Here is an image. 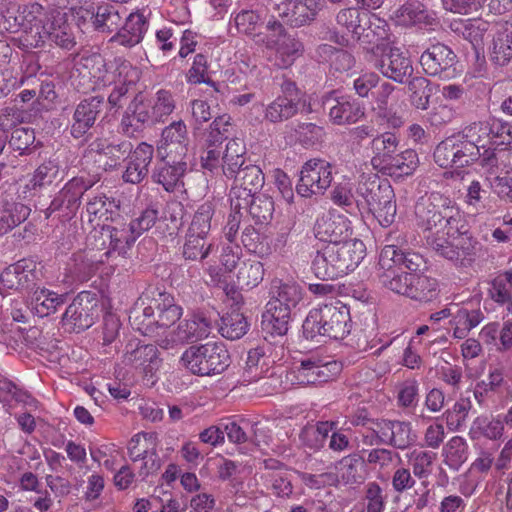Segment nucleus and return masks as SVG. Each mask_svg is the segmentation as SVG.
I'll return each instance as SVG.
<instances>
[{"mask_svg": "<svg viewBox=\"0 0 512 512\" xmlns=\"http://www.w3.org/2000/svg\"><path fill=\"white\" fill-rule=\"evenodd\" d=\"M302 327L307 339L342 340L351 331L350 312L340 301L319 304L309 311Z\"/></svg>", "mask_w": 512, "mask_h": 512, "instance_id": "nucleus-1", "label": "nucleus"}, {"mask_svg": "<svg viewBox=\"0 0 512 512\" xmlns=\"http://www.w3.org/2000/svg\"><path fill=\"white\" fill-rule=\"evenodd\" d=\"M181 363L195 375L209 376L222 373L230 364V356L223 343L208 342L186 349Z\"/></svg>", "mask_w": 512, "mask_h": 512, "instance_id": "nucleus-2", "label": "nucleus"}, {"mask_svg": "<svg viewBox=\"0 0 512 512\" xmlns=\"http://www.w3.org/2000/svg\"><path fill=\"white\" fill-rule=\"evenodd\" d=\"M158 318H154V309L151 306L142 309L143 320L138 322L139 311L134 309L133 318L137 329L145 335L160 337L166 333L182 316V308L174 303V298L168 293H159L155 299Z\"/></svg>", "mask_w": 512, "mask_h": 512, "instance_id": "nucleus-3", "label": "nucleus"}, {"mask_svg": "<svg viewBox=\"0 0 512 512\" xmlns=\"http://www.w3.org/2000/svg\"><path fill=\"white\" fill-rule=\"evenodd\" d=\"M373 65L381 74L394 82L404 84L413 75L412 60L397 47L377 45L372 49Z\"/></svg>", "mask_w": 512, "mask_h": 512, "instance_id": "nucleus-4", "label": "nucleus"}, {"mask_svg": "<svg viewBox=\"0 0 512 512\" xmlns=\"http://www.w3.org/2000/svg\"><path fill=\"white\" fill-rule=\"evenodd\" d=\"M333 165L325 159L313 158L301 167L296 192L301 197L324 195L332 183Z\"/></svg>", "mask_w": 512, "mask_h": 512, "instance_id": "nucleus-5", "label": "nucleus"}, {"mask_svg": "<svg viewBox=\"0 0 512 512\" xmlns=\"http://www.w3.org/2000/svg\"><path fill=\"white\" fill-rule=\"evenodd\" d=\"M342 370L335 360L324 361L317 357L301 360L300 365L287 373V379L295 385H316L334 379Z\"/></svg>", "mask_w": 512, "mask_h": 512, "instance_id": "nucleus-6", "label": "nucleus"}, {"mask_svg": "<svg viewBox=\"0 0 512 512\" xmlns=\"http://www.w3.org/2000/svg\"><path fill=\"white\" fill-rule=\"evenodd\" d=\"M233 174L228 177L234 179L229 196L231 206L234 210L239 211L242 201H249V198L260 192L265 178L261 168L251 162L242 166Z\"/></svg>", "mask_w": 512, "mask_h": 512, "instance_id": "nucleus-7", "label": "nucleus"}, {"mask_svg": "<svg viewBox=\"0 0 512 512\" xmlns=\"http://www.w3.org/2000/svg\"><path fill=\"white\" fill-rule=\"evenodd\" d=\"M97 317V303L90 292L84 291L66 308L61 322L65 330L79 333L91 327Z\"/></svg>", "mask_w": 512, "mask_h": 512, "instance_id": "nucleus-8", "label": "nucleus"}, {"mask_svg": "<svg viewBox=\"0 0 512 512\" xmlns=\"http://www.w3.org/2000/svg\"><path fill=\"white\" fill-rule=\"evenodd\" d=\"M114 66L113 78L108 80L110 84H114V88L109 94L106 104L110 110L115 109L117 111L128 99L130 91L139 80L140 72L127 60H115ZM112 67L113 65L110 66V68Z\"/></svg>", "mask_w": 512, "mask_h": 512, "instance_id": "nucleus-9", "label": "nucleus"}, {"mask_svg": "<svg viewBox=\"0 0 512 512\" xmlns=\"http://www.w3.org/2000/svg\"><path fill=\"white\" fill-rule=\"evenodd\" d=\"M106 108L107 104L103 96H90L83 99L76 106L73 114L71 136L75 139L85 136L99 117L104 118Z\"/></svg>", "mask_w": 512, "mask_h": 512, "instance_id": "nucleus-10", "label": "nucleus"}, {"mask_svg": "<svg viewBox=\"0 0 512 512\" xmlns=\"http://www.w3.org/2000/svg\"><path fill=\"white\" fill-rule=\"evenodd\" d=\"M397 259L398 262L395 258H379L378 276L385 287L397 294L408 297L414 273L404 270V267L410 269V266L403 261L405 258Z\"/></svg>", "mask_w": 512, "mask_h": 512, "instance_id": "nucleus-11", "label": "nucleus"}, {"mask_svg": "<svg viewBox=\"0 0 512 512\" xmlns=\"http://www.w3.org/2000/svg\"><path fill=\"white\" fill-rule=\"evenodd\" d=\"M322 106L330 121L336 125L352 124L364 116L360 104L348 96H337L335 91L322 97Z\"/></svg>", "mask_w": 512, "mask_h": 512, "instance_id": "nucleus-12", "label": "nucleus"}, {"mask_svg": "<svg viewBox=\"0 0 512 512\" xmlns=\"http://www.w3.org/2000/svg\"><path fill=\"white\" fill-rule=\"evenodd\" d=\"M457 55L447 45L436 43L430 45L420 56V64L427 75L448 76L455 71Z\"/></svg>", "mask_w": 512, "mask_h": 512, "instance_id": "nucleus-13", "label": "nucleus"}, {"mask_svg": "<svg viewBox=\"0 0 512 512\" xmlns=\"http://www.w3.org/2000/svg\"><path fill=\"white\" fill-rule=\"evenodd\" d=\"M449 204L450 201L438 195L420 198L415 205L417 225L426 231L435 229L439 233Z\"/></svg>", "mask_w": 512, "mask_h": 512, "instance_id": "nucleus-14", "label": "nucleus"}, {"mask_svg": "<svg viewBox=\"0 0 512 512\" xmlns=\"http://www.w3.org/2000/svg\"><path fill=\"white\" fill-rule=\"evenodd\" d=\"M94 182L83 177H73L52 200L51 210L66 209L67 214L75 215L81 205L83 195L93 187Z\"/></svg>", "mask_w": 512, "mask_h": 512, "instance_id": "nucleus-15", "label": "nucleus"}, {"mask_svg": "<svg viewBox=\"0 0 512 512\" xmlns=\"http://www.w3.org/2000/svg\"><path fill=\"white\" fill-rule=\"evenodd\" d=\"M46 39L55 43L57 46L70 50L76 42L72 33V28L67 22L66 14L58 10H51L45 15L42 24Z\"/></svg>", "mask_w": 512, "mask_h": 512, "instance_id": "nucleus-16", "label": "nucleus"}, {"mask_svg": "<svg viewBox=\"0 0 512 512\" xmlns=\"http://www.w3.org/2000/svg\"><path fill=\"white\" fill-rule=\"evenodd\" d=\"M210 332V321L203 316L195 315L179 323L177 328L169 333V338L162 340V345L168 348L173 344L206 338Z\"/></svg>", "mask_w": 512, "mask_h": 512, "instance_id": "nucleus-17", "label": "nucleus"}, {"mask_svg": "<svg viewBox=\"0 0 512 512\" xmlns=\"http://www.w3.org/2000/svg\"><path fill=\"white\" fill-rule=\"evenodd\" d=\"M151 103L145 101L142 93H137L130 102L121 120L122 130L133 135L142 131L146 125L154 123Z\"/></svg>", "mask_w": 512, "mask_h": 512, "instance_id": "nucleus-18", "label": "nucleus"}, {"mask_svg": "<svg viewBox=\"0 0 512 512\" xmlns=\"http://www.w3.org/2000/svg\"><path fill=\"white\" fill-rule=\"evenodd\" d=\"M172 158V161L165 158L158 162L152 172L153 182L162 185L167 192H173L180 184H183L182 177L187 171V162L184 158Z\"/></svg>", "mask_w": 512, "mask_h": 512, "instance_id": "nucleus-19", "label": "nucleus"}, {"mask_svg": "<svg viewBox=\"0 0 512 512\" xmlns=\"http://www.w3.org/2000/svg\"><path fill=\"white\" fill-rule=\"evenodd\" d=\"M148 26L149 23L143 14L131 13L122 22L119 30L110 38V42L118 43L124 47H133L143 40Z\"/></svg>", "mask_w": 512, "mask_h": 512, "instance_id": "nucleus-20", "label": "nucleus"}, {"mask_svg": "<svg viewBox=\"0 0 512 512\" xmlns=\"http://www.w3.org/2000/svg\"><path fill=\"white\" fill-rule=\"evenodd\" d=\"M35 268L36 265L31 258H20L1 273L0 281L2 286L9 290L27 287L36 279Z\"/></svg>", "mask_w": 512, "mask_h": 512, "instance_id": "nucleus-21", "label": "nucleus"}, {"mask_svg": "<svg viewBox=\"0 0 512 512\" xmlns=\"http://www.w3.org/2000/svg\"><path fill=\"white\" fill-rule=\"evenodd\" d=\"M87 16L90 17L95 31L106 34L116 33L124 19L119 7L109 3L100 4L92 11L85 9L81 17L86 18Z\"/></svg>", "mask_w": 512, "mask_h": 512, "instance_id": "nucleus-22", "label": "nucleus"}, {"mask_svg": "<svg viewBox=\"0 0 512 512\" xmlns=\"http://www.w3.org/2000/svg\"><path fill=\"white\" fill-rule=\"evenodd\" d=\"M360 264L354 258H314L311 269L322 280H334L353 272Z\"/></svg>", "mask_w": 512, "mask_h": 512, "instance_id": "nucleus-23", "label": "nucleus"}, {"mask_svg": "<svg viewBox=\"0 0 512 512\" xmlns=\"http://www.w3.org/2000/svg\"><path fill=\"white\" fill-rule=\"evenodd\" d=\"M162 148L166 151V158H172V154L185 158L188 152V131L182 120L174 121L162 130Z\"/></svg>", "mask_w": 512, "mask_h": 512, "instance_id": "nucleus-24", "label": "nucleus"}, {"mask_svg": "<svg viewBox=\"0 0 512 512\" xmlns=\"http://www.w3.org/2000/svg\"><path fill=\"white\" fill-rule=\"evenodd\" d=\"M154 438L152 433L140 432L134 435L130 441L129 454L134 463L139 462L138 474L141 478L145 479L148 475L157 472L160 469V459L155 451H143L137 453L135 451L136 445L142 441H150Z\"/></svg>", "mask_w": 512, "mask_h": 512, "instance_id": "nucleus-25", "label": "nucleus"}, {"mask_svg": "<svg viewBox=\"0 0 512 512\" xmlns=\"http://www.w3.org/2000/svg\"><path fill=\"white\" fill-rule=\"evenodd\" d=\"M65 301V294H58L45 287H37L30 297L29 306L32 314L44 318L56 313Z\"/></svg>", "mask_w": 512, "mask_h": 512, "instance_id": "nucleus-26", "label": "nucleus"}, {"mask_svg": "<svg viewBox=\"0 0 512 512\" xmlns=\"http://www.w3.org/2000/svg\"><path fill=\"white\" fill-rule=\"evenodd\" d=\"M393 422L394 421L385 419H368L366 416H358L352 419L353 425H362L365 427L366 432H363V443L371 446L378 444L389 445L392 436Z\"/></svg>", "mask_w": 512, "mask_h": 512, "instance_id": "nucleus-27", "label": "nucleus"}, {"mask_svg": "<svg viewBox=\"0 0 512 512\" xmlns=\"http://www.w3.org/2000/svg\"><path fill=\"white\" fill-rule=\"evenodd\" d=\"M119 210V202L106 197L104 194L90 197L86 204L89 222L97 221V225H100V222L105 225L107 222L115 221V219L120 216Z\"/></svg>", "mask_w": 512, "mask_h": 512, "instance_id": "nucleus-28", "label": "nucleus"}, {"mask_svg": "<svg viewBox=\"0 0 512 512\" xmlns=\"http://www.w3.org/2000/svg\"><path fill=\"white\" fill-rule=\"evenodd\" d=\"M453 307L450 320L453 336L457 339H464L473 328L484 320V315L480 309H468L459 304H453Z\"/></svg>", "mask_w": 512, "mask_h": 512, "instance_id": "nucleus-29", "label": "nucleus"}, {"mask_svg": "<svg viewBox=\"0 0 512 512\" xmlns=\"http://www.w3.org/2000/svg\"><path fill=\"white\" fill-rule=\"evenodd\" d=\"M125 362L141 369L146 375H153L161 365L158 349L152 344L139 345L127 351Z\"/></svg>", "mask_w": 512, "mask_h": 512, "instance_id": "nucleus-30", "label": "nucleus"}, {"mask_svg": "<svg viewBox=\"0 0 512 512\" xmlns=\"http://www.w3.org/2000/svg\"><path fill=\"white\" fill-rule=\"evenodd\" d=\"M399 145L400 139L392 132L376 135L371 141L372 165L382 168L391 156L399 151Z\"/></svg>", "mask_w": 512, "mask_h": 512, "instance_id": "nucleus-31", "label": "nucleus"}, {"mask_svg": "<svg viewBox=\"0 0 512 512\" xmlns=\"http://www.w3.org/2000/svg\"><path fill=\"white\" fill-rule=\"evenodd\" d=\"M410 104L416 109L426 110L429 107L433 88L430 80L423 76H411L405 82Z\"/></svg>", "mask_w": 512, "mask_h": 512, "instance_id": "nucleus-32", "label": "nucleus"}, {"mask_svg": "<svg viewBox=\"0 0 512 512\" xmlns=\"http://www.w3.org/2000/svg\"><path fill=\"white\" fill-rule=\"evenodd\" d=\"M369 20V13L357 8H345L336 16L337 24L352 35L355 40H360Z\"/></svg>", "mask_w": 512, "mask_h": 512, "instance_id": "nucleus-33", "label": "nucleus"}, {"mask_svg": "<svg viewBox=\"0 0 512 512\" xmlns=\"http://www.w3.org/2000/svg\"><path fill=\"white\" fill-rule=\"evenodd\" d=\"M291 312L287 308L277 307L267 303L266 311L262 316V327L271 335L283 336L287 333Z\"/></svg>", "mask_w": 512, "mask_h": 512, "instance_id": "nucleus-34", "label": "nucleus"}, {"mask_svg": "<svg viewBox=\"0 0 512 512\" xmlns=\"http://www.w3.org/2000/svg\"><path fill=\"white\" fill-rule=\"evenodd\" d=\"M489 56L493 64L500 67L512 61V32L499 30L493 35Z\"/></svg>", "mask_w": 512, "mask_h": 512, "instance_id": "nucleus-35", "label": "nucleus"}, {"mask_svg": "<svg viewBox=\"0 0 512 512\" xmlns=\"http://www.w3.org/2000/svg\"><path fill=\"white\" fill-rule=\"evenodd\" d=\"M249 209L255 224H268L274 213V201L266 194H255L249 201H242L241 209Z\"/></svg>", "mask_w": 512, "mask_h": 512, "instance_id": "nucleus-36", "label": "nucleus"}, {"mask_svg": "<svg viewBox=\"0 0 512 512\" xmlns=\"http://www.w3.org/2000/svg\"><path fill=\"white\" fill-rule=\"evenodd\" d=\"M418 166L419 158L417 152L413 149H407L393 154L382 169L388 170L391 175L409 176L414 173Z\"/></svg>", "mask_w": 512, "mask_h": 512, "instance_id": "nucleus-37", "label": "nucleus"}, {"mask_svg": "<svg viewBox=\"0 0 512 512\" xmlns=\"http://www.w3.org/2000/svg\"><path fill=\"white\" fill-rule=\"evenodd\" d=\"M30 208L22 203L0 204V236L24 222L30 215Z\"/></svg>", "mask_w": 512, "mask_h": 512, "instance_id": "nucleus-38", "label": "nucleus"}, {"mask_svg": "<svg viewBox=\"0 0 512 512\" xmlns=\"http://www.w3.org/2000/svg\"><path fill=\"white\" fill-rule=\"evenodd\" d=\"M246 148L242 140L231 139L226 144V149L222 157V171L226 177L234 175L237 170L250 161L245 158Z\"/></svg>", "mask_w": 512, "mask_h": 512, "instance_id": "nucleus-39", "label": "nucleus"}, {"mask_svg": "<svg viewBox=\"0 0 512 512\" xmlns=\"http://www.w3.org/2000/svg\"><path fill=\"white\" fill-rule=\"evenodd\" d=\"M299 99L277 97L265 109L264 118L271 123H280L295 116L299 110Z\"/></svg>", "mask_w": 512, "mask_h": 512, "instance_id": "nucleus-40", "label": "nucleus"}, {"mask_svg": "<svg viewBox=\"0 0 512 512\" xmlns=\"http://www.w3.org/2000/svg\"><path fill=\"white\" fill-rule=\"evenodd\" d=\"M503 432V421L486 416H479L473 420L469 430V436L472 440H479L482 437L497 440L502 437Z\"/></svg>", "mask_w": 512, "mask_h": 512, "instance_id": "nucleus-41", "label": "nucleus"}, {"mask_svg": "<svg viewBox=\"0 0 512 512\" xmlns=\"http://www.w3.org/2000/svg\"><path fill=\"white\" fill-rule=\"evenodd\" d=\"M273 296L269 304L277 307L287 308L291 312L302 299L301 287L296 283H279L274 286Z\"/></svg>", "mask_w": 512, "mask_h": 512, "instance_id": "nucleus-42", "label": "nucleus"}, {"mask_svg": "<svg viewBox=\"0 0 512 512\" xmlns=\"http://www.w3.org/2000/svg\"><path fill=\"white\" fill-rule=\"evenodd\" d=\"M248 327L245 316L237 309H233L221 317L219 332L224 338L236 340L247 333Z\"/></svg>", "mask_w": 512, "mask_h": 512, "instance_id": "nucleus-43", "label": "nucleus"}, {"mask_svg": "<svg viewBox=\"0 0 512 512\" xmlns=\"http://www.w3.org/2000/svg\"><path fill=\"white\" fill-rule=\"evenodd\" d=\"M444 463L453 470H458L468 459V444L461 436H453L443 447Z\"/></svg>", "mask_w": 512, "mask_h": 512, "instance_id": "nucleus-44", "label": "nucleus"}, {"mask_svg": "<svg viewBox=\"0 0 512 512\" xmlns=\"http://www.w3.org/2000/svg\"><path fill=\"white\" fill-rule=\"evenodd\" d=\"M395 18L403 25L428 24L431 20L428 10L418 0H408L404 3L395 11Z\"/></svg>", "mask_w": 512, "mask_h": 512, "instance_id": "nucleus-45", "label": "nucleus"}, {"mask_svg": "<svg viewBox=\"0 0 512 512\" xmlns=\"http://www.w3.org/2000/svg\"><path fill=\"white\" fill-rule=\"evenodd\" d=\"M321 7L319 0H294L288 24L292 27H301L309 24L315 19Z\"/></svg>", "mask_w": 512, "mask_h": 512, "instance_id": "nucleus-46", "label": "nucleus"}, {"mask_svg": "<svg viewBox=\"0 0 512 512\" xmlns=\"http://www.w3.org/2000/svg\"><path fill=\"white\" fill-rule=\"evenodd\" d=\"M439 284L435 278L423 274H413L409 298L417 301H430L438 295Z\"/></svg>", "mask_w": 512, "mask_h": 512, "instance_id": "nucleus-47", "label": "nucleus"}, {"mask_svg": "<svg viewBox=\"0 0 512 512\" xmlns=\"http://www.w3.org/2000/svg\"><path fill=\"white\" fill-rule=\"evenodd\" d=\"M231 117L227 114L216 117L209 129L202 133V140L206 148L216 147L231 134Z\"/></svg>", "mask_w": 512, "mask_h": 512, "instance_id": "nucleus-48", "label": "nucleus"}, {"mask_svg": "<svg viewBox=\"0 0 512 512\" xmlns=\"http://www.w3.org/2000/svg\"><path fill=\"white\" fill-rule=\"evenodd\" d=\"M363 467V462L357 455H348L336 463L333 472L336 477V484L342 482L344 484L355 483L360 479L359 471Z\"/></svg>", "mask_w": 512, "mask_h": 512, "instance_id": "nucleus-49", "label": "nucleus"}, {"mask_svg": "<svg viewBox=\"0 0 512 512\" xmlns=\"http://www.w3.org/2000/svg\"><path fill=\"white\" fill-rule=\"evenodd\" d=\"M60 178V165L56 159H49L43 162L34 171L30 180V188L33 190L42 189L52 185Z\"/></svg>", "mask_w": 512, "mask_h": 512, "instance_id": "nucleus-50", "label": "nucleus"}, {"mask_svg": "<svg viewBox=\"0 0 512 512\" xmlns=\"http://www.w3.org/2000/svg\"><path fill=\"white\" fill-rule=\"evenodd\" d=\"M263 276V264L251 258L241 262V266L236 274L238 284L241 287L247 288L257 286L262 281Z\"/></svg>", "mask_w": 512, "mask_h": 512, "instance_id": "nucleus-51", "label": "nucleus"}, {"mask_svg": "<svg viewBox=\"0 0 512 512\" xmlns=\"http://www.w3.org/2000/svg\"><path fill=\"white\" fill-rule=\"evenodd\" d=\"M406 458L413 469L414 475L421 479L431 474L436 453L422 449H413L406 454Z\"/></svg>", "mask_w": 512, "mask_h": 512, "instance_id": "nucleus-52", "label": "nucleus"}, {"mask_svg": "<svg viewBox=\"0 0 512 512\" xmlns=\"http://www.w3.org/2000/svg\"><path fill=\"white\" fill-rule=\"evenodd\" d=\"M472 408L469 398H460L454 405L443 414L447 428L450 431L460 430L468 417V413Z\"/></svg>", "mask_w": 512, "mask_h": 512, "instance_id": "nucleus-53", "label": "nucleus"}, {"mask_svg": "<svg viewBox=\"0 0 512 512\" xmlns=\"http://www.w3.org/2000/svg\"><path fill=\"white\" fill-rule=\"evenodd\" d=\"M157 219L158 211L154 208H146L137 218L133 219L129 224L131 237L125 239L127 247H130L141 234L152 228Z\"/></svg>", "mask_w": 512, "mask_h": 512, "instance_id": "nucleus-54", "label": "nucleus"}, {"mask_svg": "<svg viewBox=\"0 0 512 512\" xmlns=\"http://www.w3.org/2000/svg\"><path fill=\"white\" fill-rule=\"evenodd\" d=\"M456 168H463L476 162L480 158V146L474 144L463 135L455 137Z\"/></svg>", "mask_w": 512, "mask_h": 512, "instance_id": "nucleus-55", "label": "nucleus"}, {"mask_svg": "<svg viewBox=\"0 0 512 512\" xmlns=\"http://www.w3.org/2000/svg\"><path fill=\"white\" fill-rule=\"evenodd\" d=\"M363 195L367 209L372 214L394 198V192L390 185H373L371 188H367Z\"/></svg>", "mask_w": 512, "mask_h": 512, "instance_id": "nucleus-56", "label": "nucleus"}, {"mask_svg": "<svg viewBox=\"0 0 512 512\" xmlns=\"http://www.w3.org/2000/svg\"><path fill=\"white\" fill-rule=\"evenodd\" d=\"M277 57L280 58V67L290 66L296 57L300 56L303 51L302 43L291 35H286L274 49Z\"/></svg>", "mask_w": 512, "mask_h": 512, "instance_id": "nucleus-57", "label": "nucleus"}, {"mask_svg": "<svg viewBox=\"0 0 512 512\" xmlns=\"http://www.w3.org/2000/svg\"><path fill=\"white\" fill-rule=\"evenodd\" d=\"M316 237L335 246L343 233L342 224L333 217H322L315 225Z\"/></svg>", "mask_w": 512, "mask_h": 512, "instance_id": "nucleus-58", "label": "nucleus"}, {"mask_svg": "<svg viewBox=\"0 0 512 512\" xmlns=\"http://www.w3.org/2000/svg\"><path fill=\"white\" fill-rule=\"evenodd\" d=\"M213 214L214 206L211 202H205L200 205L194 214L188 232L207 236L211 229Z\"/></svg>", "mask_w": 512, "mask_h": 512, "instance_id": "nucleus-59", "label": "nucleus"}, {"mask_svg": "<svg viewBox=\"0 0 512 512\" xmlns=\"http://www.w3.org/2000/svg\"><path fill=\"white\" fill-rule=\"evenodd\" d=\"M268 33L253 34L254 41L258 45H264L267 49H274L277 44L286 36V30L278 20H269L266 25Z\"/></svg>", "mask_w": 512, "mask_h": 512, "instance_id": "nucleus-60", "label": "nucleus"}, {"mask_svg": "<svg viewBox=\"0 0 512 512\" xmlns=\"http://www.w3.org/2000/svg\"><path fill=\"white\" fill-rule=\"evenodd\" d=\"M417 440V435L412 430L409 422L394 421L392 425V436L389 445L398 449H406L414 444Z\"/></svg>", "mask_w": 512, "mask_h": 512, "instance_id": "nucleus-61", "label": "nucleus"}, {"mask_svg": "<svg viewBox=\"0 0 512 512\" xmlns=\"http://www.w3.org/2000/svg\"><path fill=\"white\" fill-rule=\"evenodd\" d=\"M435 163L441 168L456 167L455 137L441 141L433 153Z\"/></svg>", "mask_w": 512, "mask_h": 512, "instance_id": "nucleus-62", "label": "nucleus"}, {"mask_svg": "<svg viewBox=\"0 0 512 512\" xmlns=\"http://www.w3.org/2000/svg\"><path fill=\"white\" fill-rule=\"evenodd\" d=\"M214 252V244L207 242L206 236L188 232L184 244V256H208Z\"/></svg>", "mask_w": 512, "mask_h": 512, "instance_id": "nucleus-63", "label": "nucleus"}, {"mask_svg": "<svg viewBox=\"0 0 512 512\" xmlns=\"http://www.w3.org/2000/svg\"><path fill=\"white\" fill-rule=\"evenodd\" d=\"M175 109V102L172 94L167 90H159L156 93V100L151 105L153 120L163 122Z\"/></svg>", "mask_w": 512, "mask_h": 512, "instance_id": "nucleus-64", "label": "nucleus"}]
</instances>
